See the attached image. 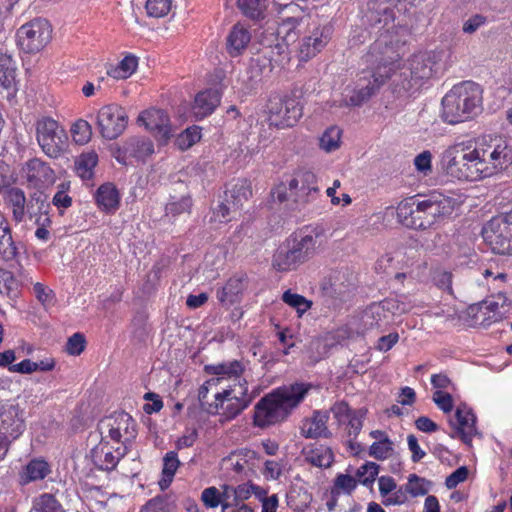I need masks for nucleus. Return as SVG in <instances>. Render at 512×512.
<instances>
[{
  "mask_svg": "<svg viewBox=\"0 0 512 512\" xmlns=\"http://www.w3.org/2000/svg\"><path fill=\"white\" fill-rule=\"evenodd\" d=\"M362 60L368 70L362 72L363 76L359 79L358 88L353 90L349 99H345L340 106H361L376 94L387 79L391 78V71L394 70L395 63L400 60L398 42L392 39L388 31L380 33Z\"/></svg>",
  "mask_w": 512,
  "mask_h": 512,
  "instance_id": "obj_1",
  "label": "nucleus"
},
{
  "mask_svg": "<svg viewBox=\"0 0 512 512\" xmlns=\"http://www.w3.org/2000/svg\"><path fill=\"white\" fill-rule=\"evenodd\" d=\"M242 13L253 20L263 19L268 7V0H237Z\"/></svg>",
  "mask_w": 512,
  "mask_h": 512,
  "instance_id": "obj_34",
  "label": "nucleus"
},
{
  "mask_svg": "<svg viewBox=\"0 0 512 512\" xmlns=\"http://www.w3.org/2000/svg\"><path fill=\"white\" fill-rule=\"evenodd\" d=\"M468 468L461 466L452 472L445 480V485L448 489L455 488L459 483L464 482L468 477Z\"/></svg>",
  "mask_w": 512,
  "mask_h": 512,
  "instance_id": "obj_63",
  "label": "nucleus"
},
{
  "mask_svg": "<svg viewBox=\"0 0 512 512\" xmlns=\"http://www.w3.org/2000/svg\"><path fill=\"white\" fill-rule=\"evenodd\" d=\"M50 472L49 465L44 460H32L25 468V482L44 479Z\"/></svg>",
  "mask_w": 512,
  "mask_h": 512,
  "instance_id": "obj_40",
  "label": "nucleus"
},
{
  "mask_svg": "<svg viewBox=\"0 0 512 512\" xmlns=\"http://www.w3.org/2000/svg\"><path fill=\"white\" fill-rule=\"evenodd\" d=\"M201 499L208 508H216L221 503L220 492L216 487H209L203 490Z\"/></svg>",
  "mask_w": 512,
  "mask_h": 512,
  "instance_id": "obj_62",
  "label": "nucleus"
},
{
  "mask_svg": "<svg viewBox=\"0 0 512 512\" xmlns=\"http://www.w3.org/2000/svg\"><path fill=\"white\" fill-rule=\"evenodd\" d=\"M17 248L12 239L11 230L8 226L2 227L0 223V255L6 261L17 256Z\"/></svg>",
  "mask_w": 512,
  "mask_h": 512,
  "instance_id": "obj_39",
  "label": "nucleus"
},
{
  "mask_svg": "<svg viewBox=\"0 0 512 512\" xmlns=\"http://www.w3.org/2000/svg\"><path fill=\"white\" fill-rule=\"evenodd\" d=\"M482 92L480 85L471 81L454 86L442 99L443 120L457 124L480 113Z\"/></svg>",
  "mask_w": 512,
  "mask_h": 512,
  "instance_id": "obj_5",
  "label": "nucleus"
},
{
  "mask_svg": "<svg viewBox=\"0 0 512 512\" xmlns=\"http://www.w3.org/2000/svg\"><path fill=\"white\" fill-rule=\"evenodd\" d=\"M97 163L98 155L95 151L82 153L75 161L76 172L82 179H90Z\"/></svg>",
  "mask_w": 512,
  "mask_h": 512,
  "instance_id": "obj_37",
  "label": "nucleus"
},
{
  "mask_svg": "<svg viewBox=\"0 0 512 512\" xmlns=\"http://www.w3.org/2000/svg\"><path fill=\"white\" fill-rule=\"evenodd\" d=\"M0 86L7 91V97L14 96L16 87V64L10 55H0Z\"/></svg>",
  "mask_w": 512,
  "mask_h": 512,
  "instance_id": "obj_26",
  "label": "nucleus"
},
{
  "mask_svg": "<svg viewBox=\"0 0 512 512\" xmlns=\"http://www.w3.org/2000/svg\"><path fill=\"white\" fill-rule=\"evenodd\" d=\"M221 95L216 89H206L199 92L194 99L192 106V112L197 119H203L204 117L213 113V111L219 106Z\"/></svg>",
  "mask_w": 512,
  "mask_h": 512,
  "instance_id": "obj_23",
  "label": "nucleus"
},
{
  "mask_svg": "<svg viewBox=\"0 0 512 512\" xmlns=\"http://www.w3.org/2000/svg\"><path fill=\"white\" fill-rule=\"evenodd\" d=\"M365 414L366 410L364 409H359L353 412V415L347 421L349 426V437H353V439H355L358 436L363 426L362 420L365 417Z\"/></svg>",
  "mask_w": 512,
  "mask_h": 512,
  "instance_id": "obj_58",
  "label": "nucleus"
},
{
  "mask_svg": "<svg viewBox=\"0 0 512 512\" xmlns=\"http://www.w3.org/2000/svg\"><path fill=\"white\" fill-rule=\"evenodd\" d=\"M477 180L493 176L512 165V146L502 139L478 142L472 147Z\"/></svg>",
  "mask_w": 512,
  "mask_h": 512,
  "instance_id": "obj_6",
  "label": "nucleus"
},
{
  "mask_svg": "<svg viewBox=\"0 0 512 512\" xmlns=\"http://www.w3.org/2000/svg\"><path fill=\"white\" fill-rule=\"evenodd\" d=\"M201 139V131L197 126L186 128L175 139V145L181 151L188 150Z\"/></svg>",
  "mask_w": 512,
  "mask_h": 512,
  "instance_id": "obj_41",
  "label": "nucleus"
},
{
  "mask_svg": "<svg viewBox=\"0 0 512 512\" xmlns=\"http://www.w3.org/2000/svg\"><path fill=\"white\" fill-rule=\"evenodd\" d=\"M49 204L47 203V196L41 192H34L29 202L27 203V213H29L30 217L37 214H42L44 210H47Z\"/></svg>",
  "mask_w": 512,
  "mask_h": 512,
  "instance_id": "obj_51",
  "label": "nucleus"
},
{
  "mask_svg": "<svg viewBox=\"0 0 512 512\" xmlns=\"http://www.w3.org/2000/svg\"><path fill=\"white\" fill-rule=\"evenodd\" d=\"M470 142H458L441 155L440 166L446 175L460 181H477Z\"/></svg>",
  "mask_w": 512,
  "mask_h": 512,
  "instance_id": "obj_8",
  "label": "nucleus"
},
{
  "mask_svg": "<svg viewBox=\"0 0 512 512\" xmlns=\"http://www.w3.org/2000/svg\"><path fill=\"white\" fill-rule=\"evenodd\" d=\"M454 209L451 198L433 194L423 200L410 198L400 202L397 217L401 223L416 230H426L449 216Z\"/></svg>",
  "mask_w": 512,
  "mask_h": 512,
  "instance_id": "obj_3",
  "label": "nucleus"
},
{
  "mask_svg": "<svg viewBox=\"0 0 512 512\" xmlns=\"http://www.w3.org/2000/svg\"><path fill=\"white\" fill-rule=\"evenodd\" d=\"M482 236L494 253L512 255V210L488 221Z\"/></svg>",
  "mask_w": 512,
  "mask_h": 512,
  "instance_id": "obj_9",
  "label": "nucleus"
},
{
  "mask_svg": "<svg viewBox=\"0 0 512 512\" xmlns=\"http://www.w3.org/2000/svg\"><path fill=\"white\" fill-rule=\"evenodd\" d=\"M299 23L300 19L296 17H287L282 19L276 30L277 36L281 37L287 45L294 43L298 38L296 28L299 26Z\"/></svg>",
  "mask_w": 512,
  "mask_h": 512,
  "instance_id": "obj_38",
  "label": "nucleus"
},
{
  "mask_svg": "<svg viewBox=\"0 0 512 512\" xmlns=\"http://www.w3.org/2000/svg\"><path fill=\"white\" fill-rule=\"evenodd\" d=\"M330 33L331 29L329 27H324L321 30H315L311 36H308L314 45L310 54H317L327 45L330 39ZM307 53L309 54V51Z\"/></svg>",
  "mask_w": 512,
  "mask_h": 512,
  "instance_id": "obj_54",
  "label": "nucleus"
},
{
  "mask_svg": "<svg viewBox=\"0 0 512 512\" xmlns=\"http://www.w3.org/2000/svg\"><path fill=\"white\" fill-rule=\"evenodd\" d=\"M36 512H64L61 504L52 494H43L39 496L34 503Z\"/></svg>",
  "mask_w": 512,
  "mask_h": 512,
  "instance_id": "obj_47",
  "label": "nucleus"
},
{
  "mask_svg": "<svg viewBox=\"0 0 512 512\" xmlns=\"http://www.w3.org/2000/svg\"><path fill=\"white\" fill-rule=\"evenodd\" d=\"M5 202L12 210L13 219L17 223L22 222L27 211L24 191L17 187L10 188L6 192Z\"/></svg>",
  "mask_w": 512,
  "mask_h": 512,
  "instance_id": "obj_28",
  "label": "nucleus"
},
{
  "mask_svg": "<svg viewBox=\"0 0 512 512\" xmlns=\"http://www.w3.org/2000/svg\"><path fill=\"white\" fill-rule=\"evenodd\" d=\"M140 512H169V503L165 497L157 496L149 500Z\"/></svg>",
  "mask_w": 512,
  "mask_h": 512,
  "instance_id": "obj_60",
  "label": "nucleus"
},
{
  "mask_svg": "<svg viewBox=\"0 0 512 512\" xmlns=\"http://www.w3.org/2000/svg\"><path fill=\"white\" fill-rule=\"evenodd\" d=\"M251 196V184L246 179H238L225 191V201L232 206L233 212L240 210Z\"/></svg>",
  "mask_w": 512,
  "mask_h": 512,
  "instance_id": "obj_25",
  "label": "nucleus"
},
{
  "mask_svg": "<svg viewBox=\"0 0 512 512\" xmlns=\"http://www.w3.org/2000/svg\"><path fill=\"white\" fill-rule=\"evenodd\" d=\"M476 416L465 404L459 405L456 409L454 419L449 420V424L455 432L451 437H460L465 444H470L473 435L476 434Z\"/></svg>",
  "mask_w": 512,
  "mask_h": 512,
  "instance_id": "obj_19",
  "label": "nucleus"
},
{
  "mask_svg": "<svg viewBox=\"0 0 512 512\" xmlns=\"http://www.w3.org/2000/svg\"><path fill=\"white\" fill-rule=\"evenodd\" d=\"M219 403V409H222L223 416L226 419L237 417L252 402L253 397L248 396L247 381L239 380L238 384L215 395Z\"/></svg>",
  "mask_w": 512,
  "mask_h": 512,
  "instance_id": "obj_16",
  "label": "nucleus"
},
{
  "mask_svg": "<svg viewBox=\"0 0 512 512\" xmlns=\"http://www.w3.org/2000/svg\"><path fill=\"white\" fill-rule=\"evenodd\" d=\"M114 422L116 424H119V426L121 427V431L123 430L126 435H128L131 438L135 437L136 424L133 418L128 413H118L116 416H114Z\"/></svg>",
  "mask_w": 512,
  "mask_h": 512,
  "instance_id": "obj_56",
  "label": "nucleus"
},
{
  "mask_svg": "<svg viewBox=\"0 0 512 512\" xmlns=\"http://www.w3.org/2000/svg\"><path fill=\"white\" fill-rule=\"evenodd\" d=\"M124 157L126 155L144 159L154 152V146L150 139L133 137L128 139L123 146Z\"/></svg>",
  "mask_w": 512,
  "mask_h": 512,
  "instance_id": "obj_29",
  "label": "nucleus"
},
{
  "mask_svg": "<svg viewBox=\"0 0 512 512\" xmlns=\"http://www.w3.org/2000/svg\"><path fill=\"white\" fill-rule=\"evenodd\" d=\"M310 384L294 383L279 387L262 397L254 407L253 424L259 428L285 421L305 398Z\"/></svg>",
  "mask_w": 512,
  "mask_h": 512,
  "instance_id": "obj_2",
  "label": "nucleus"
},
{
  "mask_svg": "<svg viewBox=\"0 0 512 512\" xmlns=\"http://www.w3.org/2000/svg\"><path fill=\"white\" fill-rule=\"evenodd\" d=\"M379 473V465L374 462H367L362 465L356 472V476L364 486L371 485Z\"/></svg>",
  "mask_w": 512,
  "mask_h": 512,
  "instance_id": "obj_50",
  "label": "nucleus"
},
{
  "mask_svg": "<svg viewBox=\"0 0 512 512\" xmlns=\"http://www.w3.org/2000/svg\"><path fill=\"white\" fill-rule=\"evenodd\" d=\"M86 346V340L83 334L75 333L71 337L68 338L66 343V351L70 355H80Z\"/></svg>",
  "mask_w": 512,
  "mask_h": 512,
  "instance_id": "obj_57",
  "label": "nucleus"
},
{
  "mask_svg": "<svg viewBox=\"0 0 512 512\" xmlns=\"http://www.w3.org/2000/svg\"><path fill=\"white\" fill-rule=\"evenodd\" d=\"M302 454L309 464L318 468H329L334 462L332 449L323 444L315 443L304 447Z\"/></svg>",
  "mask_w": 512,
  "mask_h": 512,
  "instance_id": "obj_24",
  "label": "nucleus"
},
{
  "mask_svg": "<svg viewBox=\"0 0 512 512\" xmlns=\"http://www.w3.org/2000/svg\"><path fill=\"white\" fill-rule=\"evenodd\" d=\"M487 17L482 14H474L464 21L462 30L466 34L475 33L480 27L485 25Z\"/></svg>",
  "mask_w": 512,
  "mask_h": 512,
  "instance_id": "obj_59",
  "label": "nucleus"
},
{
  "mask_svg": "<svg viewBox=\"0 0 512 512\" xmlns=\"http://www.w3.org/2000/svg\"><path fill=\"white\" fill-rule=\"evenodd\" d=\"M179 465H180V461L178 459V455L176 452L170 451V452L166 453V455L163 458V470H162V473L165 477L163 480L164 484L162 482H160L162 489H164L171 483Z\"/></svg>",
  "mask_w": 512,
  "mask_h": 512,
  "instance_id": "obj_42",
  "label": "nucleus"
},
{
  "mask_svg": "<svg viewBox=\"0 0 512 512\" xmlns=\"http://www.w3.org/2000/svg\"><path fill=\"white\" fill-rule=\"evenodd\" d=\"M137 122L143 125L161 143L166 144L172 136L168 114L161 109L150 108L141 112Z\"/></svg>",
  "mask_w": 512,
  "mask_h": 512,
  "instance_id": "obj_17",
  "label": "nucleus"
},
{
  "mask_svg": "<svg viewBox=\"0 0 512 512\" xmlns=\"http://www.w3.org/2000/svg\"><path fill=\"white\" fill-rule=\"evenodd\" d=\"M244 289L241 278H230L226 285L217 292V298L221 303H234Z\"/></svg>",
  "mask_w": 512,
  "mask_h": 512,
  "instance_id": "obj_36",
  "label": "nucleus"
},
{
  "mask_svg": "<svg viewBox=\"0 0 512 512\" xmlns=\"http://www.w3.org/2000/svg\"><path fill=\"white\" fill-rule=\"evenodd\" d=\"M138 67V58L133 54L126 55L117 66H111L107 70V75L114 79L129 78Z\"/></svg>",
  "mask_w": 512,
  "mask_h": 512,
  "instance_id": "obj_33",
  "label": "nucleus"
},
{
  "mask_svg": "<svg viewBox=\"0 0 512 512\" xmlns=\"http://www.w3.org/2000/svg\"><path fill=\"white\" fill-rule=\"evenodd\" d=\"M356 486V479L347 474H339L334 481V488L343 490L347 494H351Z\"/></svg>",
  "mask_w": 512,
  "mask_h": 512,
  "instance_id": "obj_61",
  "label": "nucleus"
},
{
  "mask_svg": "<svg viewBox=\"0 0 512 512\" xmlns=\"http://www.w3.org/2000/svg\"><path fill=\"white\" fill-rule=\"evenodd\" d=\"M98 430L103 441L107 436L114 441H120L122 437L121 427L114 422V417L101 420L98 424Z\"/></svg>",
  "mask_w": 512,
  "mask_h": 512,
  "instance_id": "obj_44",
  "label": "nucleus"
},
{
  "mask_svg": "<svg viewBox=\"0 0 512 512\" xmlns=\"http://www.w3.org/2000/svg\"><path fill=\"white\" fill-rule=\"evenodd\" d=\"M441 56V52L436 51L416 53L409 59L407 66L396 72V68L399 67L398 60L391 71L394 93L402 96L416 92L425 80L433 76Z\"/></svg>",
  "mask_w": 512,
  "mask_h": 512,
  "instance_id": "obj_4",
  "label": "nucleus"
},
{
  "mask_svg": "<svg viewBox=\"0 0 512 512\" xmlns=\"http://www.w3.org/2000/svg\"><path fill=\"white\" fill-rule=\"evenodd\" d=\"M329 412L333 414L334 418L338 421V424L341 425L346 423L351 418L354 411L350 409L346 402L340 401L336 402L330 408Z\"/></svg>",
  "mask_w": 512,
  "mask_h": 512,
  "instance_id": "obj_55",
  "label": "nucleus"
},
{
  "mask_svg": "<svg viewBox=\"0 0 512 512\" xmlns=\"http://www.w3.org/2000/svg\"><path fill=\"white\" fill-rule=\"evenodd\" d=\"M393 452V442L388 438H381L374 442L369 449L370 456L378 460H384L391 456Z\"/></svg>",
  "mask_w": 512,
  "mask_h": 512,
  "instance_id": "obj_48",
  "label": "nucleus"
},
{
  "mask_svg": "<svg viewBox=\"0 0 512 512\" xmlns=\"http://www.w3.org/2000/svg\"><path fill=\"white\" fill-rule=\"evenodd\" d=\"M425 484H429V482L424 478H420L416 474H411L405 487L406 494L409 493L413 497L426 495L428 493V488Z\"/></svg>",
  "mask_w": 512,
  "mask_h": 512,
  "instance_id": "obj_53",
  "label": "nucleus"
},
{
  "mask_svg": "<svg viewBox=\"0 0 512 512\" xmlns=\"http://www.w3.org/2000/svg\"><path fill=\"white\" fill-rule=\"evenodd\" d=\"M266 109L269 125L278 129L294 126L302 116V107L299 101L280 95L271 96Z\"/></svg>",
  "mask_w": 512,
  "mask_h": 512,
  "instance_id": "obj_12",
  "label": "nucleus"
},
{
  "mask_svg": "<svg viewBox=\"0 0 512 512\" xmlns=\"http://www.w3.org/2000/svg\"><path fill=\"white\" fill-rule=\"evenodd\" d=\"M25 424L18 405H4L0 408V432L12 439L18 438Z\"/></svg>",
  "mask_w": 512,
  "mask_h": 512,
  "instance_id": "obj_20",
  "label": "nucleus"
},
{
  "mask_svg": "<svg viewBox=\"0 0 512 512\" xmlns=\"http://www.w3.org/2000/svg\"><path fill=\"white\" fill-rule=\"evenodd\" d=\"M18 44L21 49L30 54L41 51L52 38V27L43 18H35L22 25L18 32Z\"/></svg>",
  "mask_w": 512,
  "mask_h": 512,
  "instance_id": "obj_13",
  "label": "nucleus"
},
{
  "mask_svg": "<svg viewBox=\"0 0 512 512\" xmlns=\"http://www.w3.org/2000/svg\"><path fill=\"white\" fill-rule=\"evenodd\" d=\"M71 134L77 144H86L92 136V127L86 120L79 119L72 125Z\"/></svg>",
  "mask_w": 512,
  "mask_h": 512,
  "instance_id": "obj_45",
  "label": "nucleus"
},
{
  "mask_svg": "<svg viewBox=\"0 0 512 512\" xmlns=\"http://www.w3.org/2000/svg\"><path fill=\"white\" fill-rule=\"evenodd\" d=\"M328 412L314 411L311 418L305 419L301 426V433L305 438H330L331 431L327 427Z\"/></svg>",
  "mask_w": 512,
  "mask_h": 512,
  "instance_id": "obj_22",
  "label": "nucleus"
},
{
  "mask_svg": "<svg viewBox=\"0 0 512 512\" xmlns=\"http://www.w3.org/2000/svg\"><path fill=\"white\" fill-rule=\"evenodd\" d=\"M474 322L483 327L507 319L512 315V303L504 293L487 298L469 307Z\"/></svg>",
  "mask_w": 512,
  "mask_h": 512,
  "instance_id": "obj_10",
  "label": "nucleus"
},
{
  "mask_svg": "<svg viewBox=\"0 0 512 512\" xmlns=\"http://www.w3.org/2000/svg\"><path fill=\"white\" fill-rule=\"evenodd\" d=\"M244 369V364L238 360L205 366V371L208 374L218 375L222 378H239Z\"/></svg>",
  "mask_w": 512,
  "mask_h": 512,
  "instance_id": "obj_30",
  "label": "nucleus"
},
{
  "mask_svg": "<svg viewBox=\"0 0 512 512\" xmlns=\"http://www.w3.org/2000/svg\"><path fill=\"white\" fill-rule=\"evenodd\" d=\"M341 134V129L336 126L327 128L320 138V147L326 152L336 150L340 146Z\"/></svg>",
  "mask_w": 512,
  "mask_h": 512,
  "instance_id": "obj_43",
  "label": "nucleus"
},
{
  "mask_svg": "<svg viewBox=\"0 0 512 512\" xmlns=\"http://www.w3.org/2000/svg\"><path fill=\"white\" fill-rule=\"evenodd\" d=\"M321 241L318 234L294 235L286 240L273 256V267L281 272L296 270L311 260L319 251Z\"/></svg>",
  "mask_w": 512,
  "mask_h": 512,
  "instance_id": "obj_7",
  "label": "nucleus"
},
{
  "mask_svg": "<svg viewBox=\"0 0 512 512\" xmlns=\"http://www.w3.org/2000/svg\"><path fill=\"white\" fill-rule=\"evenodd\" d=\"M172 0H146L145 9L149 17L162 18L171 9Z\"/></svg>",
  "mask_w": 512,
  "mask_h": 512,
  "instance_id": "obj_49",
  "label": "nucleus"
},
{
  "mask_svg": "<svg viewBox=\"0 0 512 512\" xmlns=\"http://www.w3.org/2000/svg\"><path fill=\"white\" fill-rule=\"evenodd\" d=\"M36 140L43 153L50 158H57L65 149L67 135L59 123L43 117L35 123Z\"/></svg>",
  "mask_w": 512,
  "mask_h": 512,
  "instance_id": "obj_11",
  "label": "nucleus"
},
{
  "mask_svg": "<svg viewBox=\"0 0 512 512\" xmlns=\"http://www.w3.org/2000/svg\"><path fill=\"white\" fill-rule=\"evenodd\" d=\"M115 452L116 454L112 451V447L109 446V443L103 441L102 438L99 444L91 450L90 458L98 469L111 471L117 466L119 460L125 454V451H120V448H117Z\"/></svg>",
  "mask_w": 512,
  "mask_h": 512,
  "instance_id": "obj_21",
  "label": "nucleus"
},
{
  "mask_svg": "<svg viewBox=\"0 0 512 512\" xmlns=\"http://www.w3.org/2000/svg\"><path fill=\"white\" fill-rule=\"evenodd\" d=\"M298 177H300L301 180L299 190L301 192V202H309L314 198V194L319 192L317 177L311 171H300Z\"/></svg>",
  "mask_w": 512,
  "mask_h": 512,
  "instance_id": "obj_35",
  "label": "nucleus"
},
{
  "mask_svg": "<svg viewBox=\"0 0 512 512\" xmlns=\"http://www.w3.org/2000/svg\"><path fill=\"white\" fill-rule=\"evenodd\" d=\"M320 293L326 301H332L333 304L346 301L353 291L355 284L353 277L347 271L333 270L323 277L320 282Z\"/></svg>",
  "mask_w": 512,
  "mask_h": 512,
  "instance_id": "obj_14",
  "label": "nucleus"
},
{
  "mask_svg": "<svg viewBox=\"0 0 512 512\" xmlns=\"http://www.w3.org/2000/svg\"><path fill=\"white\" fill-rule=\"evenodd\" d=\"M433 401L444 413H449L453 409V399L449 393L436 391L433 394Z\"/></svg>",
  "mask_w": 512,
  "mask_h": 512,
  "instance_id": "obj_64",
  "label": "nucleus"
},
{
  "mask_svg": "<svg viewBox=\"0 0 512 512\" xmlns=\"http://www.w3.org/2000/svg\"><path fill=\"white\" fill-rule=\"evenodd\" d=\"M191 208L192 199L188 193L170 195L165 206V215L175 218L182 214H190Z\"/></svg>",
  "mask_w": 512,
  "mask_h": 512,
  "instance_id": "obj_31",
  "label": "nucleus"
},
{
  "mask_svg": "<svg viewBox=\"0 0 512 512\" xmlns=\"http://www.w3.org/2000/svg\"><path fill=\"white\" fill-rule=\"evenodd\" d=\"M97 125L103 138L114 140L122 135L127 128L128 114L119 105H105L98 111Z\"/></svg>",
  "mask_w": 512,
  "mask_h": 512,
  "instance_id": "obj_15",
  "label": "nucleus"
},
{
  "mask_svg": "<svg viewBox=\"0 0 512 512\" xmlns=\"http://www.w3.org/2000/svg\"><path fill=\"white\" fill-rule=\"evenodd\" d=\"M22 174L29 186L37 189L48 187L55 181L52 168L39 158L27 161L22 167Z\"/></svg>",
  "mask_w": 512,
  "mask_h": 512,
  "instance_id": "obj_18",
  "label": "nucleus"
},
{
  "mask_svg": "<svg viewBox=\"0 0 512 512\" xmlns=\"http://www.w3.org/2000/svg\"><path fill=\"white\" fill-rule=\"evenodd\" d=\"M282 300L289 306L295 308L299 313H304L312 305L311 301L307 300L304 296L292 293L290 290L283 293Z\"/></svg>",
  "mask_w": 512,
  "mask_h": 512,
  "instance_id": "obj_52",
  "label": "nucleus"
},
{
  "mask_svg": "<svg viewBox=\"0 0 512 512\" xmlns=\"http://www.w3.org/2000/svg\"><path fill=\"white\" fill-rule=\"evenodd\" d=\"M251 40L249 30L242 24H235L227 37V51L232 57L239 56Z\"/></svg>",
  "mask_w": 512,
  "mask_h": 512,
  "instance_id": "obj_27",
  "label": "nucleus"
},
{
  "mask_svg": "<svg viewBox=\"0 0 512 512\" xmlns=\"http://www.w3.org/2000/svg\"><path fill=\"white\" fill-rule=\"evenodd\" d=\"M96 201L99 207L105 211L117 208L119 194L116 187L111 183L101 185L96 193Z\"/></svg>",
  "mask_w": 512,
  "mask_h": 512,
  "instance_id": "obj_32",
  "label": "nucleus"
},
{
  "mask_svg": "<svg viewBox=\"0 0 512 512\" xmlns=\"http://www.w3.org/2000/svg\"><path fill=\"white\" fill-rule=\"evenodd\" d=\"M453 278L454 275L450 271H446L444 269H435L432 273V282L434 285L447 292L449 295H453Z\"/></svg>",
  "mask_w": 512,
  "mask_h": 512,
  "instance_id": "obj_46",
  "label": "nucleus"
}]
</instances>
